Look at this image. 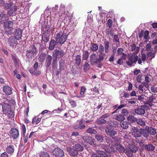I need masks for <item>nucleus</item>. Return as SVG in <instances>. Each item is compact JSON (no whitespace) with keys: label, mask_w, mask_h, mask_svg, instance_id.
<instances>
[{"label":"nucleus","mask_w":157,"mask_h":157,"mask_svg":"<svg viewBox=\"0 0 157 157\" xmlns=\"http://www.w3.org/2000/svg\"><path fill=\"white\" fill-rule=\"evenodd\" d=\"M1 24L3 23V27L6 31L8 32L11 31L13 29V22L10 21L7 15L2 16L0 21Z\"/></svg>","instance_id":"obj_1"},{"label":"nucleus","mask_w":157,"mask_h":157,"mask_svg":"<svg viewBox=\"0 0 157 157\" xmlns=\"http://www.w3.org/2000/svg\"><path fill=\"white\" fill-rule=\"evenodd\" d=\"M38 53L36 48L34 45H32L25 51V55L28 59L31 60L37 55Z\"/></svg>","instance_id":"obj_2"},{"label":"nucleus","mask_w":157,"mask_h":157,"mask_svg":"<svg viewBox=\"0 0 157 157\" xmlns=\"http://www.w3.org/2000/svg\"><path fill=\"white\" fill-rule=\"evenodd\" d=\"M2 106V111L4 114L10 117H12L14 116V114L11 110L10 105L6 103H4Z\"/></svg>","instance_id":"obj_3"},{"label":"nucleus","mask_w":157,"mask_h":157,"mask_svg":"<svg viewBox=\"0 0 157 157\" xmlns=\"http://www.w3.org/2000/svg\"><path fill=\"white\" fill-rule=\"evenodd\" d=\"M67 35L65 33H63L62 34L61 33H58L56 34L55 37V40L57 44H63L67 39Z\"/></svg>","instance_id":"obj_4"},{"label":"nucleus","mask_w":157,"mask_h":157,"mask_svg":"<svg viewBox=\"0 0 157 157\" xmlns=\"http://www.w3.org/2000/svg\"><path fill=\"white\" fill-rule=\"evenodd\" d=\"M138 59V56L135 54H133L128 58V60L126 61V63L128 65L131 66L133 64H136Z\"/></svg>","instance_id":"obj_5"},{"label":"nucleus","mask_w":157,"mask_h":157,"mask_svg":"<svg viewBox=\"0 0 157 157\" xmlns=\"http://www.w3.org/2000/svg\"><path fill=\"white\" fill-rule=\"evenodd\" d=\"M52 53V56L54 58V59L57 60L58 58H62L63 56L64 52L62 49H55Z\"/></svg>","instance_id":"obj_6"},{"label":"nucleus","mask_w":157,"mask_h":157,"mask_svg":"<svg viewBox=\"0 0 157 157\" xmlns=\"http://www.w3.org/2000/svg\"><path fill=\"white\" fill-rule=\"evenodd\" d=\"M52 153L54 155L57 157H62L64 155L63 151L59 147L55 148L53 150Z\"/></svg>","instance_id":"obj_7"},{"label":"nucleus","mask_w":157,"mask_h":157,"mask_svg":"<svg viewBox=\"0 0 157 157\" xmlns=\"http://www.w3.org/2000/svg\"><path fill=\"white\" fill-rule=\"evenodd\" d=\"M11 137L13 139L18 138L19 136V132L17 129L16 128H12L10 132Z\"/></svg>","instance_id":"obj_8"},{"label":"nucleus","mask_w":157,"mask_h":157,"mask_svg":"<svg viewBox=\"0 0 157 157\" xmlns=\"http://www.w3.org/2000/svg\"><path fill=\"white\" fill-rule=\"evenodd\" d=\"M82 138L85 142L88 143L90 145H93L94 144L95 140L91 136L87 135H84L82 136Z\"/></svg>","instance_id":"obj_9"},{"label":"nucleus","mask_w":157,"mask_h":157,"mask_svg":"<svg viewBox=\"0 0 157 157\" xmlns=\"http://www.w3.org/2000/svg\"><path fill=\"white\" fill-rule=\"evenodd\" d=\"M105 132L108 135L111 136H114L117 134L116 131L113 130L108 125L105 127Z\"/></svg>","instance_id":"obj_10"},{"label":"nucleus","mask_w":157,"mask_h":157,"mask_svg":"<svg viewBox=\"0 0 157 157\" xmlns=\"http://www.w3.org/2000/svg\"><path fill=\"white\" fill-rule=\"evenodd\" d=\"M132 130V135L135 137H139L141 136V128L139 129L137 127H133Z\"/></svg>","instance_id":"obj_11"},{"label":"nucleus","mask_w":157,"mask_h":157,"mask_svg":"<svg viewBox=\"0 0 157 157\" xmlns=\"http://www.w3.org/2000/svg\"><path fill=\"white\" fill-rule=\"evenodd\" d=\"M145 108L144 105H142L136 108L134 111L135 113L137 115H143L145 113Z\"/></svg>","instance_id":"obj_12"},{"label":"nucleus","mask_w":157,"mask_h":157,"mask_svg":"<svg viewBox=\"0 0 157 157\" xmlns=\"http://www.w3.org/2000/svg\"><path fill=\"white\" fill-rule=\"evenodd\" d=\"M67 149L70 155L72 157L76 156L78 155V152L74 148H73L71 147H67Z\"/></svg>","instance_id":"obj_13"},{"label":"nucleus","mask_w":157,"mask_h":157,"mask_svg":"<svg viewBox=\"0 0 157 157\" xmlns=\"http://www.w3.org/2000/svg\"><path fill=\"white\" fill-rule=\"evenodd\" d=\"M13 88L8 86H5L3 87V91L6 95H10L12 93Z\"/></svg>","instance_id":"obj_14"},{"label":"nucleus","mask_w":157,"mask_h":157,"mask_svg":"<svg viewBox=\"0 0 157 157\" xmlns=\"http://www.w3.org/2000/svg\"><path fill=\"white\" fill-rule=\"evenodd\" d=\"M17 40L14 36H12L9 39L8 43L10 46L14 47L17 45Z\"/></svg>","instance_id":"obj_15"},{"label":"nucleus","mask_w":157,"mask_h":157,"mask_svg":"<svg viewBox=\"0 0 157 157\" xmlns=\"http://www.w3.org/2000/svg\"><path fill=\"white\" fill-rule=\"evenodd\" d=\"M18 9V6H13L12 8H10L8 11L7 13L10 16H13L16 15L17 11Z\"/></svg>","instance_id":"obj_16"},{"label":"nucleus","mask_w":157,"mask_h":157,"mask_svg":"<svg viewBox=\"0 0 157 157\" xmlns=\"http://www.w3.org/2000/svg\"><path fill=\"white\" fill-rule=\"evenodd\" d=\"M22 30L20 29H15L14 31V37L17 39V40H19L21 39L22 36Z\"/></svg>","instance_id":"obj_17"},{"label":"nucleus","mask_w":157,"mask_h":157,"mask_svg":"<svg viewBox=\"0 0 157 157\" xmlns=\"http://www.w3.org/2000/svg\"><path fill=\"white\" fill-rule=\"evenodd\" d=\"M107 124L109 127L113 128L117 127L119 125L118 122L115 120H110L107 121Z\"/></svg>","instance_id":"obj_18"},{"label":"nucleus","mask_w":157,"mask_h":157,"mask_svg":"<svg viewBox=\"0 0 157 157\" xmlns=\"http://www.w3.org/2000/svg\"><path fill=\"white\" fill-rule=\"evenodd\" d=\"M50 26L48 25H45L42 29L43 33L45 34H49L50 33Z\"/></svg>","instance_id":"obj_19"},{"label":"nucleus","mask_w":157,"mask_h":157,"mask_svg":"<svg viewBox=\"0 0 157 157\" xmlns=\"http://www.w3.org/2000/svg\"><path fill=\"white\" fill-rule=\"evenodd\" d=\"M52 60V56L50 55H48L45 61V65L46 68H48L50 66L51 64Z\"/></svg>","instance_id":"obj_20"},{"label":"nucleus","mask_w":157,"mask_h":157,"mask_svg":"<svg viewBox=\"0 0 157 157\" xmlns=\"http://www.w3.org/2000/svg\"><path fill=\"white\" fill-rule=\"evenodd\" d=\"M114 146L120 152L124 153L125 152V149L124 147L121 145L116 144H114Z\"/></svg>","instance_id":"obj_21"},{"label":"nucleus","mask_w":157,"mask_h":157,"mask_svg":"<svg viewBox=\"0 0 157 157\" xmlns=\"http://www.w3.org/2000/svg\"><path fill=\"white\" fill-rule=\"evenodd\" d=\"M6 152L9 154H12L14 150V147L13 145H10L7 146L6 148Z\"/></svg>","instance_id":"obj_22"},{"label":"nucleus","mask_w":157,"mask_h":157,"mask_svg":"<svg viewBox=\"0 0 157 157\" xmlns=\"http://www.w3.org/2000/svg\"><path fill=\"white\" fill-rule=\"evenodd\" d=\"M65 6L62 4H61L59 7V12L60 15H62L63 14L65 15L66 13H68L67 11V12H65Z\"/></svg>","instance_id":"obj_23"},{"label":"nucleus","mask_w":157,"mask_h":157,"mask_svg":"<svg viewBox=\"0 0 157 157\" xmlns=\"http://www.w3.org/2000/svg\"><path fill=\"white\" fill-rule=\"evenodd\" d=\"M97 59L95 54L93 53L90 56V61L91 65H93L95 64L97 61Z\"/></svg>","instance_id":"obj_24"},{"label":"nucleus","mask_w":157,"mask_h":157,"mask_svg":"<svg viewBox=\"0 0 157 157\" xmlns=\"http://www.w3.org/2000/svg\"><path fill=\"white\" fill-rule=\"evenodd\" d=\"M56 40L55 41L53 39H51L49 45V50L51 51L53 50L56 46Z\"/></svg>","instance_id":"obj_25"},{"label":"nucleus","mask_w":157,"mask_h":157,"mask_svg":"<svg viewBox=\"0 0 157 157\" xmlns=\"http://www.w3.org/2000/svg\"><path fill=\"white\" fill-rule=\"evenodd\" d=\"M73 148L76 149L78 152L82 151L83 150V146L79 144H75L73 146Z\"/></svg>","instance_id":"obj_26"},{"label":"nucleus","mask_w":157,"mask_h":157,"mask_svg":"<svg viewBox=\"0 0 157 157\" xmlns=\"http://www.w3.org/2000/svg\"><path fill=\"white\" fill-rule=\"evenodd\" d=\"M30 73L32 75L35 76L39 75L41 73L39 70L30 69L29 70Z\"/></svg>","instance_id":"obj_27"},{"label":"nucleus","mask_w":157,"mask_h":157,"mask_svg":"<svg viewBox=\"0 0 157 157\" xmlns=\"http://www.w3.org/2000/svg\"><path fill=\"white\" fill-rule=\"evenodd\" d=\"M144 146L145 148L148 151H153L155 148V147L151 144L145 145Z\"/></svg>","instance_id":"obj_28"},{"label":"nucleus","mask_w":157,"mask_h":157,"mask_svg":"<svg viewBox=\"0 0 157 157\" xmlns=\"http://www.w3.org/2000/svg\"><path fill=\"white\" fill-rule=\"evenodd\" d=\"M96 122L98 125H101L106 124L107 121L100 117L97 119Z\"/></svg>","instance_id":"obj_29"},{"label":"nucleus","mask_w":157,"mask_h":157,"mask_svg":"<svg viewBox=\"0 0 157 157\" xmlns=\"http://www.w3.org/2000/svg\"><path fill=\"white\" fill-rule=\"evenodd\" d=\"M104 46L105 52L106 53L109 52L108 50L109 46V43L108 41L105 40L104 41Z\"/></svg>","instance_id":"obj_30"},{"label":"nucleus","mask_w":157,"mask_h":157,"mask_svg":"<svg viewBox=\"0 0 157 157\" xmlns=\"http://www.w3.org/2000/svg\"><path fill=\"white\" fill-rule=\"evenodd\" d=\"M13 5V2L9 1L6 3L4 4V7L5 9H8L12 7Z\"/></svg>","instance_id":"obj_31"},{"label":"nucleus","mask_w":157,"mask_h":157,"mask_svg":"<svg viewBox=\"0 0 157 157\" xmlns=\"http://www.w3.org/2000/svg\"><path fill=\"white\" fill-rule=\"evenodd\" d=\"M111 143L109 144V148H108V152L111 153L112 152H114L115 151L114 146V144H113V142H111Z\"/></svg>","instance_id":"obj_32"},{"label":"nucleus","mask_w":157,"mask_h":157,"mask_svg":"<svg viewBox=\"0 0 157 157\" xmlns=\"http://www.w3.org/2000/svg\"><path fill=\"white\" fill-rule=\"evenodd\" d=\"M97 153L99 156V157H108L107 155L105 152L100 150H97Z\"/></svg>","instance_id":"obj_33"},{"label":"nucleus","mask_w":157,"mask_h":157,"mask_svg":"<svg viewBox=\"0 0 157 157\" xmlns=\"http://www.w3.org/2000/svg\"><path fill=\"white\" fill-rule=\"evenodd\" d=\"M128 146V149L132 151V152L135 153L137 151L138 149L136 147L134 144H129Z\"/></svg>","instance_id":"obj_34"},{"label":"nucleus","mask_w":157,"mask_h":157,"mask_svg":"<svg viewBox=\"0 0 157 157\" xmlns=\"http://www.w3.org/2000/svg\"><path fill=\"white\" fill-rule=\"evenodd\" d=\"M129 124L128 122L126 121H123L120 123V125L121 127L124 129H127L128 128Z\"/></svg>","instance_id":"obj_35"},{"label":"nucleus","mask_w":157,"mask_h":157,"mask_svg":"<svg viewBox=\"0 0 157 157\" xmlns=\"http://www.w3.org/2000/svg\"><path fill=\"white\" fill-rule=\"evenodd\" d=\"M95 139L99 142H102L104 140V137L100 134H96L95 135Z\"/></svg>","instance_id":"obj_36"},{"label":"nucleus","mask_w":157,"mask_h":157,"mask_svg":"<svg viewBox=\"0 0 157 157\" xmlns=\"http://www.w3.org/2000/svg\"><path fill=\"white\" fill-rule=\"evenodd\" d=\"M136 118L134 117L131 116L128 117L127 120L128 122L130 123H134L136 122Z\"/></svg>","instance_id":"obj_37"},{"label":"nucleus","mask_w":157,"mask_h":157,"mask_svg":"<svg viewBox=\"0 0 157 157\" xmlns=\"http://www.w3.org/2000/svg\"><path fill=\"white\" fill-rule=\"evenodd\" d=\"M98 45L96 43L92 44L90 47V50L93 51H96L98 49Z\"/></svg>","instance_id":"obj_38"},{"label":"nucleus","mask_w":157,"mask_h":157,"mask_svg":"<svg viewBox=\"0 0 157 157\" xmlns=\"http://www.w3.org/2000/svg\"><path fill=\"white\" fill-rule=\"evenodd\" d=\"M86 132L91 134H96L97 133L96 131L93 128H89L86 130Z\"/></svg>","instance_id":"obj_39"},{"label":"nucleus","mask_w":157,"mask_h":157,"mask_svg":"<svg viewBox=\"0 0 157 157\" xmlns=\"http://www.w3.org/2000/svg\"><path fill=\"white\" fill-rule=\"evenodd\" d=\"M125 118L124 116L121 114L116 116L115 117V119L118 121H123L125 120Z\"/></svg>","instance_id":"obj_40"},{"label":"nucleus","mask_w":157,"mask_h":157,"mask_svg":"<svg viewBox=\"0 0 157 157\" xmlns=\"http://www.w3.org/2000/svg\"><path fill=\"white\" fill-rule=\"evenodd\" d=\"M86 88L84 86H82L81 88L80 92V95H77L76 97L78 98H80L83 96V94H84Z\"/></svg>","instance_id":"obj_41"},{"label":"nucleus","mask_w":157,"mask_h":157,"mask_svg":"<svg viewBox=\"0 0 157 157\" xmlns=\"http://www.w3.org/2000/svg\"><path fill=\"white\" fill-rule=\"evenodd\" d=\"M65 63V60L62 59H60L59 61V68L60 69L64 70V65Z\"/></svg>","instance_id":"obj_42"},{"label":"nucleus","mask_w":157,"mask_h":157,"mask_svg":"<svg viewBox=\"0 0 157 157\" xmlns=\"http://www.w3.org/2000/svg\"><path fill=\"white\" fill-rule=\"evenodd\" d=\"M141 135L142 134L146 138L148 137L149 133L148 131L142 128H141Z\"/></svg>","instance_id":"obj_43"},{"label":"nucleus","mask_w":157,"mask_h":157,"mask_svg":"<svg viewBox=\"0 0 157 157\" xmlns=\"http://www.w3.org/2000/svg\"><path fill=\"white\" fill-rule=\"evenodd\" d=\"M57 60L56 59H53L52 61V69L54 72V71L57 68Z\"/></svg>","instance_id":"obj_44"},{"label":"nucleus","mask_w":157,"mask_h":157,"mask_svg":"<svg viewBox=\"0 0 157 157\" xmlns=\"http://www.w3.org/2000/svg\"><path fill=\"white\" fill-rule=\"evenodd\" d=\"M124 51L123 49L121 48H119L117 50V53L119 55H122V58L124 57H126V55L124 53H123V52Z\"/></svg>","instance_id":"obj_45"},{"label":"nucleus","mask_w":157,"mask_h":157,"mask_svg":"<svg viewBox=\"0 0 157 157\" xmlns=\"http://www.w3.org/2000/svg\"><path fill=\"white\" fill-rule=\"evenodd\" d=\"M42 40L44 42H47L49 40V35L43 34Z\"/></svg>","instance_id":"obj_46"},{"label":"nucleus","mask_w":157,"mask_h":157,"mask_svg":"<svg viewBox=\"0 0 157 157\" xmlns=\"http://www.w3.org/2000/svg\"><path fill=\"white\" fill-rule=\"evenodd\" d=\"M40 157H50L49 154L45 151H41L39 155Z\"/></svg>","instance_id":"obj_47"},{"label":"nucleus","mask_w":157,"mask_h":157,"mask_svg":"<svg viewBox=\"0 0 157 157\" xmlns=\"http://www.w3.org/2000/svg\"><path fill=\"white\" fill-rule=\"evenodd\" d=\"M76 58L75 60V63L78 65V66L80 64L81 59V56L80 55H77L76 56Z\"/></svg>","instance_id":"obj_48"},{"label":"nucleus","mask_w":157,"mask_h":157,"mask_svg":"<svg viewBox=\"0 0 157 157\" xmlns=\"http://www.w3.org/2000/svg\"><path fill=\"white\" fill-rule=\"evenodd\" d=\"M46 55L45 53L41 52L40 55L38 59L39 61L41 62H43L45 59V57Z\"/></svg>","instance_id":"obj_49"},{"label":"nucleus","mask_w":157,"mask_h":157,"mask_svg":"<svg viewBox=\"0 0 157 157\" xmlns=\"http://www.w3.org/2000/svg\"><path fill=\"white\" fill-rule=\"evenodd\" d=\"M136 122L138 124L142 126L144 125L145 124L144 120L140 118L137 119Z\"/></svg>","instance_id":"obj_50"},{"label":"nucleus","mask_w":157,"mask_h":157,"mask_svg":"<svg viewBox=\"0 0 157 157\" xmlns=\"http://www.w3.org/2000/svg\"><path fill=\"white\" fill-rule=\"evenodd\" d=\"M148 132L150 134L154 135L156 133L155 130L152 127H149L148 128Z\"/></svg>","instance_id":"obj_51"},{"label":"nucleus","mask_w":157,"mask_h":157,"mask_svg":"<svg viewBox=\"0 0 157 157\" xmlns=\"http://www.w3.org/2000/svg\"><path fill=\"white\" fill-rule=\"evenodd\" d=\"M133 152L131 151L129 149H127L126 150L125 153L129 157H132L133 156Z\"/></svg>","instance_id":"obj_52"},{"label":"nucleus","mask_w":157,"mask_h":157,"mask_svg":"<svg viewBox=\"0 0 157 157\" xmlns=\"http://www.w3.org/2000/svg\"><path fill=\"white\" fill-rule=\"evenodd\" d=\"M114 41H115L116 43H118V44H116L117 47H118L119 45V38L117 35H114Z\"/></svg>","instance_id":"obj_53"},{"label":"nucleus","mask_w":157,"mask_h":157,"mask_svg":"<svg viewBox=\"0 0 157 157\" xmlns=\"http://www.w3.org/2000/svg\"><path fill=\"white\" fill-rule=\"evenodd\" d=\"M5 99V101L6 102H7L10 104H14L15 103V102L14 100L13 99L11 98L10 99H9L8 98H4Z\"/></svg>","instance_id":"obj_54"},{"label":"nucleus","mask_w":157,"mask_h":157,"mask_svg":"<svg viewBox=\"0 0 157 157\" xmlns=\"http://www.w3.org/2000/svg\"><path fill=\"white\" fill-rule=\"evenodd\" d=\"M90 65L87 62H86L84 65L83 69L85 72L87 71L88 70H89Z\"/></svg>","instance_id":"obj_55"},{"label":"nucleus","mask_w":157,"mask_h":157,"mask_svg":"<svg viewBox=\"0 0 157 157\" xmlns=\"http://www.w3.org/2000/svg\"><path fill=\"white\" fill-rule=\"evenodd\" d=\"M89 56L88 52L87 51H85L83 52V59L84 60H86Z\"/></svg>","instance_id":"obj_56"},{"label":"nucleus","mask_w":157,"mask_h":157,"mask_svg":"<svg viewBox=\"0 0 157 157\" xmlns=\"http://www.w3.org/2000/svg\"><path fill=\"white\" fill-rule=\"evenodd\" d=\"M155 99V97L154 96H151L149 97V99L147 101L148 103H147V104L149 105L150 106H151V103Z\"/></svg>","instance_id":"obj_57"},{"label":"nucleus","mask_w":157,"mask_h":157,"mask_svg":"<svg viewBox=\"0 0 157 157\" xmlns=\"http://www.w3.org/2000/svg\"><path fill=\"white\" fill-rule=\"evenodd\" d=\"M155 52H148L147 53V57L149 58V57H151V58L150 59H152L153 58H154L155 57Z\"/></svg>","instance_id":"obj_58"},{"label":"nucleus","mask_w":157,"mask_h":157,"mask_svg":"<svg viewBox=\"0 0 157 157\" xmlns=\"http://www.w3.org/2000/svg\"><path fill=\"white\" fill-rule=\"evenodd\" d=\"M104 55V54L103 53H100V55L99 56V57L98 59H97V61L98 62L99 61H101L103 60L104 57L103 56Z\"/></svg>","instance_id":"obj_59"},{"label":"nucleus","mask_w":157,"mask_h":157,"mask_svg":"<svg viewBox=\"0 0 157 157\" xmlns=\"http://www.w3.org/2000/svg\"><path fill=\"white\" fill-rule=\"evenodd\" d=\"M69 101L72 107L74 108L76 106V103L74 101L72 100H69Z\"/></svg>","instance_id":"obj_60"},{"label":"nucleus","mask_w":157,"mask_h":157,"mask_svg":"<svg viewBox=\"0 0 157 157\" xmlns=\"http://www.w3.org/2000/svg\"><path fill=\"white\" fill-rule=\"evenodd\" d=\"M110 28H108L106 29V34L108 35H110V36H113V33L112 31V30L110 29Z\"/></svg>","instance_id":"obj_61"},{"label":"nucleus","mask_w":157,"mask_h":157,"mask_svg":"<svg viewBox=\"0 0 157 157\" xmlns=\"http://www.w3.org/2000/svg\"><path fill=\"white\" fill-rule=\"evenodd\" d=\"M144 95H138V96H137V99L140 101H142L144 100Z\"/></svg>","instance_id":"obj_62"},{"label":"nucleus","mask_w":157,"mask_h":157,"mask_svg":"<svg viewBox=\"0 0 157 157\" xmlns=\"http://www.w3.org/2000/svg\"><path fill=\"white\" fill-rule=\"evenodd\" d=\"M65 15H66V16L65 17L64 20H66V21H68L69 22L71 18V17L70 15H68V13L67 14V13H66Z\"/></svg>","instance_id":"obj_63"},{"label":"nucleus","mask_w":157,"mask_h":157,"mask_svg":"<svg viewBox=\"0 0 157 157\" xmlns=\"http://www.w3.org/2000/svg\"><path fill=\"white\" fill-rule=\"evenodd\" d=\"M151 90L153 93H157V87H155L154 86H152L151 88Z\"/></svg>","instance_id":"obj_64"}]
</instances>
